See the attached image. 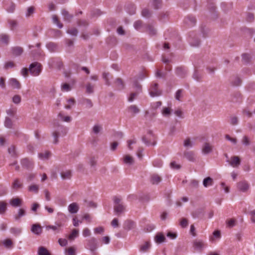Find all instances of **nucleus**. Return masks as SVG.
Returning <instances> with one entry per match:
<instances>
[{"mask_svg":"<svg viewBox=\"0 0 255 255\" xmlns=\"http://www.w3.org/2000/svg\"><path fill=\"white\" fill-rule=\"evenodd\" d=\"M57 129L52 132V136L54 137L53 143L57 144L59 142L58 138L61 136H65L68 132V128L63 126L57 124Z\"/></svg>","mask_w":255,"mask_h":255,"instance_id":"1","label":"nucleus"},{"mask_svg":"<svg viewBox=\"0 0 255 255\" xmlns=\"http://www.w3.org/2000/svg\"><path fill=\"white\" fill-rule=\"evenodd\" d=\"M121 198L114 196L113 201L114 203V210L116 214L118 216L121 215L126 210V206L123 203H121Z\"/></svg>","mask_w":255,"mask_h":255,"instance_id":"2","label":"nucleus"},{"mask_svg":"<svg viewBox=\"0 0 255 255\" xmlns=\"http://www.w3.org/2000/svg\"><path fill=\"white\" fill-rule=\"evenodd\" d=\"M29 70L30 74L33 76H38L42 71V65L37 62H34L30 64Z\"/></svg>","mask_w":255,"mask_h":255,"instance_id":"3","label":"nucleus"},{"mask_svg":"<svg viewBox=\"0 0 255 255\" xmlns=\"http://www.w3.org/2000/svg\"><path fill=\"white\" fill-rule=\"evenodd\" d=\"M98 245L97 240L95 238H92L87 240L86 248L90 250L92 252L94 253L98 248Z\"/></svg>","mask_w":255,"mask_h":255,"instance_id":"4","label":"nucleus"},{"mask_svg":"<svg viewBox=\"0 0 255 255\" xmlns=\"http://www.w3.org/2000/svg\"><path fill=\"white\" fill-rule=\"evenodd\" d=\"M158 84L157 83L152 84L149 91L150 96L153 97L159 96L161 94V91L158 89Z\"/></svg>","mask_w":255,"mask_h":255,"instance_id":"5","label":"nucleus"},{"mask_svg":"<svg viewBox=\"0 0 255 255\" xmlns=\"http://www.w3.org/2000/svg\"><path fill=\"white\" fill-rule=\"evenodd\" d=\"M188 41L192 46L198 47L200 44V40L198 37L196 35L192 36V34H190Z\"/></svg>","mask_w":255,"mask_h":255,"instance_id":"6","label":"nucleus"},{"mask_svg":"<svg viewBox=\"0 0 255 255\" xmlns=\"http://www.w3.org/2000/svg\"><path fill=\"white\" fill-rule=\"evenodd\" d=\"M193 246L197 251L201 252L205 247V244L202 240H195L193 243Z\"/></svg>","mask_w":255,"mask_h":255,"instance_id":"7","label":"nucleus"},{"mask_svg":"<svg viewBox=\"0 0 255 255\" xmlns=\"http://www.w3.org/2000/svg\"><path fill=\"white\" fill-rule=\"evenodd\" d=\"M175 73L181 78H184L187 74V70L185 67L183 66L177 67L175 69Z\"/></svg>","mask_w":255,"mask_h":255,"instance_id":"8","label":"nucleus"},{"mask_svg":"<svg viewBox=\"0 0 255 255\" xmlns=\"http://www.w3.org/2000/svg\"><path fill=\"white\" fill-rule=\"evenodd\" d=\"M250 185L249 183L246 181L239 182L237 183V188L239 190L246 192L249 189Z\"/></svg>","mask_w":255,"mask_h":255,"instance_id":"9","label":"nucleus"},{"mask_svg":"<svg viewBox=\"0 0 255 255\" xmlns=\"http://www.w3.org/2000/svg\"><path fill=\"white\" fill-rule=\"evenodd\" d=\"M136 226L135 223L132 220H127L123 224V228L125 230L129 231L134 229Z\"/></svg>","mask_w":255,"mask_h":255,"instance_id":"10","label":"nucleus"},{"mask_svg":"<svg viewBox=\"0 0 255 255\" xmlns=\"http://www.w3.org/2000/svg\"><path fill=\"white\" fill-rule=\"evenodd\" d=\"M184 21V23L189 26H193L195 25L196 19V18L192 15H188L185 18Z\"/></svg>","mask_w":255,"mask_h":255,"instance_id":"11","label":"nucleus"},{"mask_svg":"<svg viewBox=\"0 0 255 255\" xmlns=\"http://www.w3.org/2000/svg\"><path fill=\"white\" fill-rule=\"evenodd\" d=\"M21 164L23 167L27 169H32L33 166L32 161L26 158L21 159Z\"/></svg>","mask_w":255,"mask_h":255,"instance_id":"12","label":"nucleus"},{"mask_svg":"<svg viewBox=\"0 0 255 255\" xmlns=\"http://www.w3.org/2000/svg\"><path fill=\"white\" fill-rule=\"evenodd\" d=\"M31 231L36 235H39L42 232V228L40 224H34L31 226Z\"/></svg>","mask_w":255,"mask_h":255,"instance_id":"13","label":"nucleus"},{"mask_svg":"<svg viewBox=\"0 0 255 255\" xmlns=\"http://www.w3.org/2000/svg\"><path fill=\"white\" fill-rule=\"evenodd\" d=\"M161 177L157 174L154 173L150 176V181L152 184H158L161 181Z\"/></svg>","mask_w":255,"mask_h":255,"instance_id":"14","label":"nucleus"},{"mask_svg":"<svg viewBox=\"0 0 255 255\" xmlns=\"http://www.w3.org/2000/svg\"><path fill=\"white\" fill-rule=\"evenodd\" d=\"M79 209L78 204L76 202H73L68 206V211L71 214L76 213Z\"/></svg>","mask_w":255,"mask_h":255,"instance_id":"15","label":"nucleus"},{"mask_svg":"<svg viewBox=\"0 0 255 255\" xmlns=\"http://www.w3.org/2000/svg\"><path fill=\"white\" fill-rule=\"evenodd\" d=\"M132 82L133 83V88L135 89V91H137L139 93L142 92V86L138 82L137 79L135 77L133 78L132 79Z\"/></svg>","mask_w":255,"mask_h":255,"instance_id":"16","label":"nucleus"},{"mask_svg":"<svg viewBox=\"0 0 255 255\" xmlns=\"http://www.w3.org/2000/svg\"><path fill=\"white\" fill-rule=\"evenodd\" d=\"M62 15L64 17V19L68 22H70L72 19L73 18V15L70 14L69 12L65 9H63L61 11Z\"/></svg>","mask_w":255,"mask_h":255,"instance_id":"17","label":"nucleus"},{"mask_svg":"<svg viewBox=\"0 0 255 255\" xmlns=\"http://www.w3.org/2000/svg\"><path fill=\"white\" fill-rule=\"evenodd\" d=\"M184 156L190 161L194 162L195 161L194 153L192 151H185Z\"/></svg>","mask_w":255,"mask_h":255,"instance_id":"18","label":"nucleus"},{"mask_svg":"<svg viewBox=\"0 0 255 255\" xmlns=\"http://www.w3.org/2000/svg\"><path fill=\"white\" fill-rule=\"evenodd\" d=\"M46 47L51 52H55L57 51L58 49L57 44L52 42L47 43Z\"/></svg>","mask_w":255,"mask_h":255,"instance_id":"19","label":"nucleus"},{"mask_svg":"<svg viewBox=\"0 0 255 255\" xmlns=\"http://www.w3.org/2000/svg\"><path fill=\"white\" fill-rule=\"evenodd\" d=\"M115 83L118 90H122L125 88L124 82L121 78H117Z\"/></svg>","mask_w":255,"mask_h":255,"instance_id":"20","label":"nucleus"},{"mask_svg":"<svg viewBox=\"0 0 255 255\" xmlns=\"http://www.w3.org/2000/svg\"><path fill=\"white\" fill-rule=\"evenodd\" d=\"M231 101L233 103H240L242 101V95L239 92L234 93L232 95Z\"/></svg>","mask_w":255,"mask_h":255,"instance_id":"21","label":"nucleus"},{"mask_svg":"<svg viewBox=\"0 0 255 255\" xmlns=\"http://www.w3.org/2000/svg\"><path fill=\"white\" fill-rule=\"evenodd\" d=\"M241 163V160L238 156H232L231 157V161L230 162V164L231 166L233 167H236L239 166Z\"/></svg>","mask_w":255,"mask_h":255,"instance_id":"22","label":"nucleus"},{"mask_svg":"<svg viewBox=\"0 0 255 255\" xmlns=\"http://www.w3.org/2000/svg\"><path fill=\"white\" fill-rule=\"evenodd\" d=\"M25 215V210L23 208H20L18 209L17 214L14 216V218L16 221H19L22 217L24 216Z\"/></svg>","mask_w":255,"mask_h":255,"instance_id":"23","label":"nucleus"},{"mask_svg":"<svg viewBox=\"0 0 255 255\" xmlns=\"http://www.w3.org/2000/svg\"><path fill=\"white\" fill-rule=\"evenodd\" d=\"M9 203L13 207H18L21 205L22 200L19 198H12L10 200Z\"/></svg>","mask_w":255,"mask_h":255,"instance_id":"24","label":"nucleus"},{"mask_svg":"<svg viewBox=\"0 0 255 255\" xmlns=\"http://www.w3.org/2000/svg\"><path fill=\"white\" fill-rule=\"evenodd\" d=\"M11 50L12 54L16 56L20 55L23 52L22 48L19 46L12 47Z\"/></svg>","mask_w":255,"mask_h":255,"instance_id":"25","label":"nucleus"},{"mask_svg":"<svg viewBox=\"0 0 255 255\" xmlns=\"http://www.w3.org/2000/svg\"><path fill=\"white\" fill-rule=\"evenodd\" d=\"M31 53L33 57L35 58L43 57L45 55L43 51L40 48L36 50H32Z\"/></svg>","mask_w":255,"mask_h":255,"instance_id":"26","label":"nucleus"},{"mask_svg":"<svg viewBox=\"0 0 255 255\" xmlns=\"http://www.w3.org/2000/svg\"><path fill=\"white\" fill-rule=\"evenodd\" d=\"M9 84L13 88L19 89L21 87L20 83L15 78L10 79L9 80Z\"/></svg>","mask_w":255,"mask_h":255,"instance_id":"27","label":"nucleus"},{"mask_svg":"<svg viewBox=\"0 0 255 255\" xmlns=\"http://www.w3.org/2000/svg\"><path fill=\"white\" fill-rule=\"evenodd\" d=\"M127 12L130 15L133 14L135 13V7L133 4L129 3L126 6Z\"/></svg>","mask_w":255,"mask_h":255,"instance_id":"28","label":"nucleus"},{"mask_svg":"<svg viewBox=\"0 0 255 255\" xmlns=\"http://www.w3.org/2000/svg\"><path fill=\"white\" fill-rule=\"evenodd\" d=\"M212 150V147L210 146L209 143L206 142L203 148H202V152L204 154H207L211 152Z\"/></svg>","mask_w":255,"mask_h":255,"instance_id":"29","label":"nucleus"},{"mask_svg":"<svg viewBox=\"0 0 255 255\" xmlns=\"http://www.w3.org/2000/svg\"><path fill=\"white\" fill-rule=\"evenodd\" d=\"M213 180L210 177H207L204 178L203 181V184L205 187H207L209 186H212L213 184Z\"/></svg>","mask_w":255,"mask_h":255,"instance_id":"30","label":"nucleus"},{"mask_svg":"<svg viewBox=\"0 0 255 255\" xmlns=\"http://www.w3.org/2000/svg\"><path fill=\"white\" fill-rule=\"evenodd\" d=\"M38 255H51L48 250L45 247L41 246L38 248Z\"/></svg>","mask_w":255,"mask_h":255,"instance_id":"31","label":"nucleus"},{"mask_svg":"<svg viewBox=\"0 0 255 255\" xmlns=\"http://www.w3.org/2000/svg\"><path fill=\"white\" fill-rule=\"evenodd\" d=\"M4 125L8 128H13L14 125L11 119L7 117H5Z\"/></svg>","mask_w":255,"mask_h":255,"instance_id":"32","label":"nucleus"},{"mask_svg":"<svg viewBox=\"0 0 255 255\" xmlns=\"http://www.w3.org/2000/svg\"><path fill=\"white\" fill-rule=\"evenodd\" d=\"M61 178L63 179H68L71 177L72 174L71 171L69 170L62 171L60 173Z\"/></svg>","mask_w":255,"mask_h":255,"instance_id":"33","label":"nucleus"},{"mask_svg":"<svg viewBox=\"0 0 255 255\" xmlns=\"http://www.w3.org/2000/svg\"><path fill=\"white\" fill-rule=\"evenodd\" d=\"M194 79L198 82H201L202 76L198 72V70L195 69L192 76Z\"/></svg>","mask_w":255,"mask_h":255,"instance_id":"34","label":"nucleus"},{"mask_svg":"<svg viewBox=\"0 0 255 255\" xmlns=\"http://www.w3.org/2000/svg\"><path fill=\"white\" fill-rule=\"evenodd\" d=\"M165 240L164 236L161 233L157 234L155 237V240L157 243H161Z\"/></svg>","mask_w":255,"mask_h":255,"instance_id":"35","label":"nucleus"},{"mask_svg":"<svg viewBox=\"0 0 255 255\" xmlns=\"http://www.w3.org/2000/svg\"><path fill=\"white\" fill-rule=\"evenodd\" d=\"M7 209V203L4 201H0V214H3Z\"/></svg>","mask_w":255,"mask_h":255,"instance_id":"36","label":"nucleus"},{"mask_svg":"<svg viewBox=\"0 0 255 255\" xmlns=\"http://www.w3.org/2000/svg\"><path fill=\"white\" fill-rule=\"evenodd\" d=\"M53 22L54 24H56L59 28H62L63 26L62 23H61L57 15H53L52 16Z\"/></svg>","mask_w":255,"mask_h":255,"instance_id":"37","label":"nucleus"},{"mask_svg":"<svg viewBox=\"0 0 255 255\" xmlns=\"http://www.w3.org/2000/svg\"><path fill=\"white\" fill-rule=\"evenodd\" d=\"M22 186V184L20 182L19 180L18 179H15L13 184L12 187L13 189L17 190L19 188H21Z\"/></svg>","mask_w":255,"mask_h":255,"instance_id":"38","label":"nucleus"},{"mask_svg":"<svg viewBox=\"0 0 255 255\" xmlns=\"http://www.w3.org/2000/svg\"><path fill=\"white\" fill-rule=\"evenodd\" d=\"M79 235V231L77 229H74L72 233L69 235L68 239L70 240H73L75 238L77 237Z\"/></svg>","mask_w":255,"mask_h":255,"instance_id":"39","label":"nucleus"},{"mask_svg":"<svg viewBox=\"0 0 255 255\" xmlns=\"http://www.w3.org/2000/svg\"><path fill=\"white\" fill-rule=\"evenodd\" d=\"M0 41L5 44H7L9 42V36L5 34H1L0 35Z\"/></svg>","mask_w":255,"mask_h":255,"instance_id":"40","label":"nucleus"},{"mask_svg":"<svg viewBox=\"0 0 255 255\" xmlns=\"http://www.w3.org/2000/svg\"><path fill=\"white\" fill-rule=\"evenodd\" d=\"M150 247V244L149 242H146L144 244L141 245L140 248V251L142 252H146Z\"/></svg>","mask_w":255,"mask_h":255,"instance_id":"41","label":"nucleus"},{"mask_svg":"<svg viewBox=\"0 0 255 255\" xmlns=\"http://www.w3.org/2000/svg\"><path fill=\"white\" fill-rule=\"evenodd\" d=\"M8 152L11 156H17L15 146L14 145H11L8 148Z\"/></svg>","mask_w":255,"mask_h":255,"instance_id":"42","label":"nucleus"},{"mask_svg":"<svg viewBox=\"0 0 255 255\" xmlns=\"http://www.w3.org/2000/svg\"><path fill=\"white\" fill-rule=\"evenodd\" d=\"M50 154V152L46 151L44 153H39L38 154V156L41 159H48Z\"/></svg>","mask_w":255,"mask_h":255,"instance_id":"43","label":"nucleus"},{"mask_svg":"<svg viewBox=\"0 0 255 255\" xmlns=\"http://www.w3.org/2000/svg\"><path fill=\"white\" fill-rule=\"evenodd\" d=\"M161 113L163 116L168 117L171 114V109L168 107H164Z\"/></svg>","mask_w":255,"mask_h":255,"instance_id":"44","label":"nucleus"},{"mask_svg":"<svg viewBox=\"0 0 255 255\" xmlns=\"http://www.w3.org/2000/svg\"><path fill=\"white\" fill-rule=\"evenodd\" d=\"M141 14L143 17L149 18L151 16L152 12L150 11L148 9L144 8L142 10Z\"/></svg>","mask_w":255,"mask_h":255,"instance_id":"45","label":"nucleus"},{"mask_svg":"<svg viewBox=\"0 0 255 255\" xmlns=\"http://www.w3.org/2000/svg\"><path fill=\"white\" fill-rule=\"evenodd\" d=\"M242 80L238 77L235 78L234 80L232 81V85L233 86H239L241 84Z\"/></svg>","mask_w":255,"mask_h":255,"instance_id":"46","label":"nucleus"},{"mask_svg":"<svg viewBox=\"0 0 255 255\" xmlns=\"http://www.w3.org/2000/svg\"><path fill=\"white\" fill-rule=\"evenodd\" d=\"M83 102L86 105V107L88 109L91 108L93 106V103L90 99H84Z\"/></svg>","mask_w":255,"mask_h":255,"instance_id":"47","label":"nucleus"},{"mask_svg":"<svg viewBox=\"0 0 255 255\" xmlns=\"http://www.w3.org/2000/svg\"><path fill=\"white\" fill-rule=\"evenodd\" d=\"M86 92L88 94H92L94 92V85L90 83H88L86 86Z\"/></svg>","mask_w":255,"mask_h":255,"instance_id":"48","label":"nucleus"},{"mask_svg":"<svg viewBox=\"0 0 255 255\" xmlns=\"http://www.w3.org/2000/svg\"><path fill=\"white\" fill-rule=\"evenodd\" d=\"M128 109L134 114H137L139 112V109L136 105H131L128 108Z\"/></svg>","mask_w":255,"mask_h":255,"instance_id":"49","label":"nucleus"},{"mask_svg":"<svg viewBox=\"0 0 255 255\" xmlns=\"http://www.w3.org/2000/svg\"><path fill=\"white\" fill-rule=\"evenodd\" d=\"M124 161L125 163L131 164L133 163V158L128 155H126L124 158Z\"/></svg>","mask_w":255,"mask_h":255,"instance_id":"50","label":"nucleus"},{"mask_svg":"<svg viewBox=\"0 0 255 255\" xmlns=\"http://www.w3.org/2000/svg\"><path fill=\"white\" fill-rule=\"evenodd\" d=\"M153 4L155 9H158L162 5V0H153Z\"/></svg>","mask_w":255,"mask_h":255,"instance_id":"51","label":"nucleus"},{"mask_svg":"<svg viewBox=\"0 0 255 255\" xmlns=\"http://www.w3.org/2000/svg\"><path fill=\"white\" fill-rule=\"evenodd\" d=\"M35 8L34 6H31L28 7L27 11L25 13L26 17L30 16L34 12Z\"/></svg>","mask_w":255,"mask_h":255,"instance_id":"52","label":"nucleus"},{"mask_svg":"<svg viewBox=\"0 0 255 255\" xmlns=\"http://www.w3.org/2000/svg\"><path fill=\"white\" fill-rule=\"evenodd\" d=\"M51 61L52 63L56 62L57 64V68L59 69H60L61 67L63 66V63L61 61L57 59V58H52L51 59Z\"/></svg>","mask_w":255,"mask_h":255,"instance_id":"53","label":"nucleus"},{"mask_svg":"<svg viewBox=\"0 0 255 255\" xmlns=\"http://www.w3.org/2000/svg\"><path fill=\"white\" fill-rule=\"evenodd\" d=\"M140 94V93L135 91L134 92H132L130 94L129 97H128V100L129 102H132L135 98L137 96V95Z\"/></svg>","mask_w":255,"mask_h":255,"instance_id":"54","label":"nucleus"},{"mask_svg":"<svg viewBox=\"0 0 255 255\" xmlns=\"http://www.w3.org/2000/svg\"><path fill=\"white\" fill-rule=\"evenodd\" d=\"M147 30L148 31L149 34L151 35H154L156 33V29L151 25H148Z\"/></svg>","mask_w":255,"mask_h":255,"instance_id":"55","label":"nucleus"},{"mask_svg":"<svg viewBox=\"0 0 255 255\" xmlns=\"http://www.w3.org/2000/svg\"><path fill=\"white\" fill-rule=\"evenodd\" d=\"M153 165L156 167H160L162 165V161L160 159H155L152 162Z\"/></svg>","mask_w":255,"mask_h":255,"instance_id":"56","label":"nucleus"},{"mask_svg":"<svg viewBox=\"0 0 255 255\" xmlns=\"http://www.w3.org/2000/svg\"><path fill=\"white\" fill-rule=\"evenodd\" d=\"M250 58V56L248 54L244 53L242 54V60L246 63L249 62Z\"/></svg>","mask_w":255,"mask_h":255,"instance_id":"57","label":"nucleus"},{"mask_svg":"<svg viewBox=\"0 0 255 255\" xmlns=\"http://www.w3.org/2000/svg\"><path fill=\"white\" fill-rule=\"evenodd\" d=\"M58 116L60 117L62 121L66 122H70L71 120V118L69 116L64 117L61 113L58 114Z\"/></svg>","mask_w":255,"mask_h":255,"instance_id":"58","label":"nucleus"},{"mask_svg":"<svg viewBox=\"0 0 255 255\" xmlns=\"http://www.w3.org/2000/svg\"><path fill=\"white\" fill-rule=\"evenodd\" d=\"M168 14L167 13L162 12L159 15V19L161 21H164L168 17Z\"/></svg>","mask_w":255,"mask_h":255,"instance_id":"59","label":"nucleus"},{"mask_svg":"<svg viewBox=\"0 0 255 255\" xmlns=\"http://www.w3.org/2000/svg\"><path fill=\"white\" fill-rule=\"evenodd\" d=\"M39 187L37 185H32L29 186V191L37 193L38 191Z\"/></svg>","mask_w":255,"mask_h":255,"instance_id":"60","label":"nucleus"},{"mask_svg":"<svg viewBox=\"0 0 255 255\" xmlns=\"http://www.w3.org/2000/svg\"><path fill=\"white\" fill-rule=\"evenodd\" d=\"M67 32L73 36H76L78 34V30L76 28L68 29Z\"/></svg>","mask_w":255,"mask_h":255,"instance_id":"61","label":"nucleus"},{"mask_svg":"<svg viewBox=\"0 0 255 255\" xmlns=\"http://www.w3.org/2000/svg\"><path fill=\"white\" fill-rule=\"evenodd\" d=\"M61 89L62 91H69L71 90V86L67 83L63 84L61 86Z\"/></svg>","mask_w":255,"mask_h":255,"instance_id":"62","label":"nucleus"},{"mask_svg":"<svg viewBox=\"0 0 255 255\" xmlns=\"http://www.w3.org/2000/svg\"><path fill=\"white\" fill-rule=\"evenodd\" d=\"M180 225L182 228L186 227L188 225V220L186 218H182L180 222Z\"/></svg>","mask_w":255,"mask_h":255,"instance_id":"63","label":"nucleus"},{"mask_svg":"<svg viewBox=\"0 0 255 255\" xmlns=\"http://www.w3.org/2000/svg\"><path fill=\"white\" fill-rule=\"evenodd\" d=\"M12 101L16 104H19L21 102V97L19 95H16L13 96Z\"/></svg>","mask_w":255,"mask_h":255,"instance_id":"64","label":"nucleus"}]
</instances>
